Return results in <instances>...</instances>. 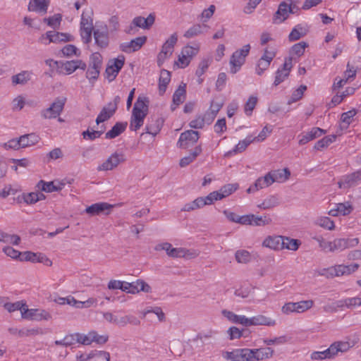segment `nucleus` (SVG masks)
<instances>
[{
	"mask_svg": "<svg viewBox=\"0 0 361 361\" xmlns=\"http://www.w3.org/2000/svg\"><path fill=\"white\" fill-rule=\"evenodd\" d=\"M148 100L146 97H139L134 104L130 122V129L137 131L143 125L147 114Z\"/></svg>",
	"mask_w": 361,
	"mask_h": 361,
	"instance_id": "obj_1",
	"label": "nucleus"
},
{
	"mask_svg": "<svg viewBox=\"0 0 361 361\" xmlns=\"http://www.w3.org/2000/svg\"><path fill=\"white\" fill-rule=\"evenodd\" d=\"M250 48V45L247 44L233 53L229 61L230 72L232 74H235L240 71L241 66L245 62L246 56L249 54Z\"/></svg>",
	"mask_w": 361,
	"mask_h": 361,
	"instance_id": "obj_2",
	"label": "nucleus"
},
{
	"mask_svg": "<svg viewBox=\"0 0 361 361\" xmlns=\"http://www.w3.org/2000/svg\"><path fill=\"white\" fill-rule=\"evenodd\" d=\"M66 102V97H56L50 106L42 109L40 116L44 119H53L60 116Z\"/></svg>",
	"mask_w": 361,
	"mask_h": 361,
	"instance_id": "obj_3",
	"label": "nucleus"
},
{
	"mask_svg": "<svg viewBox=\"0 0 361 361\" xmlns=\"http://www.w3.org/2000/svg\"><path fill=\"white\" fill-rule=\"evenodd\" d=\"M178 41L176 32L172 34L170 37L164 42L161 51L157 56V64L160 67L163 65L165 60L169 58L173 52V48Z\"/></svg>",
	"mask_w": 361,
	"mask_h": 361,
	"instance_id": "obj_4",
	"label": "nucleus"
},
{
	"mask_svg": "<svg viewBox=\"0 0 361 361\" xmlns=\"http://www.w3.org/2000/svg\"><path fill=\"white\" fill-rule=\"evenodd\" d=\"M120 102L121 97L119 96H116L114 98L113 102H110L106 106H104L102 109L95 120L96 123L99 125V123L108 121L109 118H111L116 113Z\"/></svg>",
	"mask_w": 361,
	"mask_h": 361,
	"instance_id": "obj_5",
	"label": "nucleus"
},
{
	"mask_svg": "<svg viewBox=\"0 0 361 361\" xmlns=\"http://www.w3.org/2000/svg\"><path fill=\"white\" fill-rule=\"evenodd\" d=\"M314 305L312 300H301L297 302H287L281 308L283 313L289 314L293 312L302 313L310 310Z\"/></svg>",
	"mask_w": 361,
	"mask_h": 361,
	"instance_id": "obj_6",
	"label": "nucleus"
},
{
	"mask_svg": "<svg viewBox=\"0 0 361 361\" xmlns=\"http://www.w3.org/2000/svg\"><path fill=\"white\" fill-rule=\"evenodd\" d=\"M102 65V56L98 53H94L90 56V64L86 72V78L90 81L97 80L99 77Z\"/></svg>",
	"mask_w": 361,
	"mask_h": 361,
	"instance_id": "obj_7",
	"label": "nucleus"
},
{
	"mask_svg": "<svg viewBox=\"0 0 361 361\" xmlns=\"http://www.w3.org/2000/svg\"><path fill=\"white\" fill-rule=\"evenodd\" d=\"M200 138V133L193 130H188L182 133L177 142L180 148L187 149L194 145Z\"/></svg>",
	"mask_w": 361,
	"mask_h": 361,
	"instance_id": "obj_8",
	"label": "nucleus"
},
{
	"mask_svg": "<svg viewBox=\"0 0 361 361\" xmlns=\"http://www.w3.org/2000/svg\"><path fill=\"white\" fill-rule=\"evenodd\" d=\"M361 183V169L351 173L343 176L338 182L341 189H348L355 187Z\"/></svg>",
	"mask_w": 361,
	"mask_h": 361,
	"instance_id": "obj_9",
	"label": "nucleus"
},
{
	"mask_svg": "<svg viewBox=\"0 0 361 361\" xmlns=\"http://www.w3.org/2000/svg\"><path fill=\"white\" fill-rule=\"evenodd\" d=\"M126 161L125 155L121 152L113 153L104 162L97 166V171H111Z\"/></svg>",
	"mask_w": 361,
	"mask_h": 361,
	"instance_id": "obj_10",
	"label": "nucleus"
},
{
	"mask_svg": "<svg viewBox=\"0 0 361 361\" xmlns=\"http://www.w3.org/2000/svg\"><path fill=\"white\" fill-rule=\"evenodd\" d=\"M199 51V46L195 47L187 45L184 47L178 56L179 66L182 68L188 66L192 59L197 54Z\"/></svg>",
	"mask_w": 361,
	"mask_h": 361,
	"instance_id": "obj_11",
	"label": "nucleus"
},
{
	"mask_svg": "<svg viewBox=\"0 0 361 361\" xmlns=\"http://www.w3.org/2000/svg\"><path fill=\"white\" fill-rule=\"evenodd\" d=\"M114 205L107 202H97L91 204L85 209V212L89 215L99 216V215H108L111 213Z\"/></svg>",
	"mask_w": 361,
	"mask_h": 361,
	"instance_id": "obj_12",
	"label": "nucleus"
},
{
	"mask_svg": "<svg viewBox=\"0 0 361 361\" xmlns=\"http://www.w3.org/2000/svg\"><path fill=\"white\" fill-rule=\"evenodd\" d=\"M359 243V239L355 238H336L331 241V252H341L345 249L354 247Z\"/></svg>",
	"mask_w": 361,
	"mask_h": 361,
	"instance_id": "obj_13",
	"label": "nucleus"
},
{
	"mask_svg": "<svg viewBox=\"0 0 361 361\" xmlns=\"http://www.w3.org/2000/svg\"><path fill=\"white\" fill-rule=\"evenodd\" d=\"M95 44L102 49L108 47L109 43V31L106 25L97 27L94 30Z\"/></svg>",
	"mask_w": 361,
	"mask_h": 361,
	"instance_id": "obj_14",
	"label": "nucleus"
},
{
	"mask_svg": "<svg viewBox=\"0 0 361 361\" xmlns=\"http://www.w3.org/2000/svg\"><path fill=\"white\" fill-rule=\"evenodd\" d=\"M51 318V315L49 312L44 310H39V309H28L27 306L26 307L25 310L23 312V319H30V320H49Z\"/></svg>",
	"mask_w": 361,
	"mask_h": 361,
	"instance_id": "obj_15",
	"label": "nucleus"
},
{
	"mask_svg": "<svg viewBox=\"0 0 361 361\" xmlns=\"http://www.w3.org/2000/svg\"><path fill=\"white\" fill-rule=\"evenodd\" d=\"M44 39H49V44L51 42L53 43H59V42H71L73 40V37L68 33L59 32L55 31H47L44 35H42L39 40L43 42Z\"/></svg>",
	"mask_w": 361,
	"mask_h": 361,
	"instance_id": "obj_16",
	"label": "nucleus"
},
{
	"mask_svg": "<svg viewBox=\"0 0 361 361\" xmlns=\"http://www.w3.org/2000/svg\"><path fill=\"white\" fill-rule=\"evenodd\" d=\"M326 133V130L319 127H314L309 131L300 133L298 135V144L300 145H304L309 142L321 137L322 135Z\"/></svg>",
	"mask_w": 361,
	"mask_h": 361,
	"instance_id": "obj_17",
	"label": "nucleus"
},
{
	"mask_svg": "<svg viewBox=\"0 0 361 361\" xmlns=\"http://www.w3.org/2000/svg\"><path fill=\"white\" fill-rule=\"evenodd\" d=\"M293 58L291 56L285 59L284 63L281 68H279L276 72L275 80L274 85L277 86L281 83L289 75L290 71L292 68Z\"/></svg>",
	"mask_w": 361,
	"mask_h": 361,
	"instance_id": "obj_18",
	"label": "nucleus"
},
{
	"mask_svg": "<svg viewBox=\"0 0 361 361\" xmlns=\"http://www.w3.org/2000/svg\"><path fill=\"white\" fill-rule=\"evenodd\" d=\"M145 36L137 37L128 42H123L120 44V49L126 53H131L139 50L145 43Z\"/></svg>",
	"mask_w": 361,
	"mask_h": 361,
	"instance_id": "obj_19",
	"label": "nucleus"
},
{
	"mask_svg": "<svg viewBox=\"0 0 361 361\" xmlns=\"http://www.w3.org/2000/svg\"><path fill=\"white\" fill-rule=\"evenodd\" d=\"M151 287L142 280H137L132 283L124 282V292L128 293L135 294L140 291L149 293Z\"/></svg>",
	"mask_w": 361,
	"mask_h": 361,
	"instance_id": "obj_20",
	"label": "nucleus"
},
{
	"mask_svg": "<svg viewBox=\"0 0 361 361\" xmlns=\"http://www.w3.org/2000/svg\"><path fill=\"white\" fill-rule=\"evenodd\" d=\"M155 250H165L167 255L171 257H182L185 255L186 250L183 248H175L172 247V245L169 243H163L158 244L154 247Z\"/></svg>",
	"mask_w": 361,
	"mask_h": 361,
	"instance_id": "obj_21",
	"label": "nucleus"
},
{
	"mask_svg": "<svg viewBox=\"0 0 361 361\" xmlns=\"http://www.w3.org/2000/svg\"><path fill=\"white\" fill-rule=\"evenodd\" d=\"M259 325L274 326L276 325V321L274 319L263 314H257L250 318H247V326Z\"/></svg>",
	"mask_w": 361,
	"mask_h": 361,
	"instance_id": "obj_22",
	"label": "nucleus"
},
{
	"mask_svg": "<svg viewBox=\"0 0 361 361\" xmlns=\"http://www.w3.org/2000/svg\"><path fill=\"white\" fill-rule=\"evenodd\" d=\"M49 2V0H30L28 11L44 15L47 12Z\"/></svg>",
	"mask_w": 361,
	"mask_h": 361,
	"instance_id": "obj_23",
	"label": "nucleus"
},
{
	"mask_svg": "<svg viewBox=\"0 0 361 361\" xmlns=\"http://www.w3.org/2000/svg\"><path fill=\"white\" fill-rule=\"evenodd\" d=\"M353 209V207L350 202L338 203L336 204L335 208L331 209L329 212V214L332 216H337L338 215L346 216L350 214Z\"/></svg>",
	"mask_w": 361,
	"mask_h": 361,
	"instance_id": "obj_24",
	"label": "nucleus"
},
{
	"mask_svg": "<svg viewBox=\"0 0 361 361\" xmlns=\"http://www.w3.org/2000/svg\"><path fill=\"white\" fill-rule=\"evenodd\" d=\"M263 246L271 248L274 250H283V241L282 235L268 236L264 239L262 243Z\"/></svg>",
	"mask_w": 361,
	"mask_h": 361,
	"instance_id": "obj_25",
	"label": "nucleus"
},
{
	"mask_svg": "<svg viewBox=\"0 0 361 361\" xmlns=\"http://www.w3.org/2000/svg\"><path fill=\"white\" fill-rule=\"evenodd\" d=\"M61 66L66 71V73L69 75L73 73L77 69L85 70L87 66L82 60H73L61 62Z\"/></svg>",
	"mask_w": 361,
	"mask_h": 361,
	"instance_id": "obj_26",
	"label": "nucleus"
},
{
	"mask_svg": "<svg viewBox=\"0 0 361 361\" xmlns=\"http://www.w3.org/2000/svg\"><path fill=\"white\" fill-rule=\"evenodd\" d=\"M293 10L290 7V5L286 1L281 2L278 8L277 11L274 16V22L281 23L286 20L288 17V14L292 12Z\"/></svg>",
	"mask_w": 361,
	"mask_h": 361,
	"instance_id": "obj_27",
	"label": "nucleus"
},
{
	"mask_svg": "<svg viewBox=\"0 0 361 361\" xmlns=\"http://www.w3.org/2000/svg\"><path fill=\"white\" fill-rule=\"evenodd\" d=\"M37 186L39 189L44 192H52L61 190L64 186V184L59 182H46L44 180H41L38 182Z\"/></svg>",
	"mask_w": 361,
	"mask_h": 361,
	"instance_id": "obj_28",
	"label": "nucleus"
},
{
	"mask_svg": "<svg viewBox=\"0 0 361 361\" xmlns=\"http://www.w3.org/2000/svg\"><path fill=\"white\" fill-rule=\"evenodd\" d=\"M237 188V185L227 184L223 186L219 191L212 192L211 197L213 196L215 201L219 200L230 195L235 192Z\"/></svg>",
	"mask_w": 361,
	"mask_h": 361,
	"instance_id": "obj_29",
	"label": "nucleus"
},
{
	"mask_svg": "<svg viewBox=\"0 0 361 361\" xmlns=\"http://www.w3.org/2000/svg\"><path fill=\"white\" fill-rule=\"evenodd\" d=\"M185 85L179 86L173 94V103L171 105V109L173 111L176 107L182 104L185 99Z\"/></svg>",
	"mask_w": 361,
	"mask_h": 361,
	"instance_id": "obj_30",
	"label": "nucleus"
},
{
	"mask_svg": "<svg viewBox=\"0 0 361 361\" xmlns=\"http://www.w3.org/2000/svg\"><path fill=\"white\" fill-rule=\"evenodd\" d=\"M128 126L127 122H117L115 123V125L111 128L110 130H109L105 134V138L106 139H114L118 135H120L121 133H123Z\"/></svg>",
	"mask_w": 361,
	"mask_h": 361,
	"instance_id": "obj_31",
	"label": "nucleus"
},
{
	"mask_svg": "<svg viewBox=\"0 0 361 361\" xmlns=\"http://www.w3.org/2000/svg\"><path fill=\"white\" fill-rule=\"evenodd\" d=\"M163 121L161 118H152L145 126V133L153 136L157 135L162 127Z\"/></svg>",
	"mask_w": 361,
	"mask_h": 361,
	"instance_id": "obj_32",
	"label": "nucleus"
},
{
	"mask_svg": "<svg viewBox=\"0 0 361 361\" xmlns=\"http://www.w3.org/2000/svg\"><path fill=\"white\" fill-rule=\"evenodd\" d=\"M221 313L230 322L235 324H240L245 326H247V317H246L245 316L235 314L233 312L227 310H222Z\"/></svg>",
	"mask_w": 361,
	"mask_h": 361,
	"instance_id": "obj_33",
	"label": "nucleus"
},
{
	"mask_svg": "<svg viewBox=\"0 0 361 361\" xmlns=\"http://www.w3.org/2000/svg\"><path fill=\"white\" fill-rule=\"evenodd\" d=\"M360 265L356 263L350 265L338 264L335 265L334 270L336 271L337 276H341L354 273L358 269Z\"/></svg>",
	"mask_w": 361,
	"mask_h": 361,
	"instance_id": "obj_34",
	"label": "nucleus"
},
{
	"mask_svg": "<svg viewBox=\"0 0 361 361\" xmlns=\"http://www.w3.org/2000/svg\"><path fill=\"white\" fill-rule=\"evenodd\" d=\"M32 73L28 71H23L18 74L14 75L11 77L12 84L25 85L31 79Z\"/></svg>",
	"mask_w": 361,
	"mask_h": 361,
	"instance_id": "obj_35",
	"label": "nucleus"
},
{
	"mask_svg": "<svg viewBox=\"0 0 361 361\" xmlns=\"http://www.w3.org/2000/svg\"><path fill=\"white\" fill-rule=\"evenodd\" d=\"M39 137L35 133L25 134L20 137V142L22 148L30 147L37 144Z\"/></svg>",
	"mask_w": 361,
	"mask_h": 361,
	"instance_id": "obj_36",
	"label": "nucleus"
},
{
	"mask_svg": "<svg viewBox=\"0 0 361 361\" xmlns=\"http://www.w3.org/2000/svg\"><path fill=\"white\" fill-rule=\"evenodd\" d=\"M171 80V73L165 69L161 71L159 80V90L161 94H163L166 90L167 85Z\"/></svg>",
	"mask_w": 361,
	"mask_h": 361,
	"instance_id": "obj_37",
	"label": "nucleus"
},
{
	"mask_svg": "<svg viewBox=\"0 0 361 361\" xmlns=\"http://www.w3.org/2000/svg\"><path fill=\"white\" fill-rule=\"evenodd\" d=\"M202 149L200 145H198L195 147V149L192 150V152L188 156H185L183 157L180 160V166L181 167H185L188 165H189L191 162H192L195 158L201 154Z\"/></svg>",
	"mask_w": 361,
	"mask_h": 361,
	"instance_id": "obj_38",
	"label": "nucleus"
},
{
	"mask_svg": "<svg viewBox=\"0 0 361 361\" xmlns=\"http://www.w3.org/2000/svg\"><path fill=\"white\" fill-rule=\"evenodd\" d=\"M274 182L283 183L289 178L290 176V171L287 169L271 171Z\"/></svg>",
	"mask_w": 361,
	"mask_h": 361,
	"instance_id": "obj_39",
	"label": "nucleus"
},
{
	"mask_svg": "<svg viewBox=\"0 0 361 361\" xmlns=\"http://www.w3.org/2000/svg\"><path fill=\"white\" fill-rule=\"evenodd\" d=\"M333 351H334V348H331V346H329V348H327L323 351L313 352L311 354L310 357L312 360H315L330 359V358L334 357Z\"/></svg>",
	"mask_w": 361,
	"mask_h": 361,
	"instance_id": "obj_40",
	"label": "nucleus"
},
{
	"mask_svg": "<svg viewBox=\"0 0 361 361\" xmlns=\"http://www.w3.org/2000/svg\"><path fill=\"white\" fill-rule=\"evenodd\" d=\"M279 204V199L277 195H271L266 198L257 207L262 209H269Z\"/></svg>",
	"mask_w": 361,
	"mask_h": 361,
	"instance_id": "obj_41",
	"label": "nucleus"
},
{
	"mask_svg": "<svg viewBox=\"0 0 361 361\" xmlns=\"http://www.w3.org/2000/svg\"><path fill=\"white\" fill-rule=\"evenodd\" d=\"M273 353L274 350L269 347L255 348V360L268 359L273 355Z\"/></svg>",
	"mask_w": 361,
	"mask_h": 361,
	"instance_id": "obj_42",
	"label": "nucleus"
},
{
	"mask_svg": "<svg viewBox=\"0 0 361 361\" xmlns=\"http://www.w3.org/2000/svg\"><path fill=\"white\" fill-rule=\"evenodd\" d=\"M336 135H329L324 137L322 139L318 140L314 146V149L316 150H322L324 148L327 147L331 143L336 141Z\"/></svg>",
	"mask_w": 361,
	"mask_h": 361,
	"instance_id": "obj_43",
	"label": "nucleus"
},
{
	"mask_svg": "<svg viewBox=\"0 0 361 361\" xmlns=\"http://www.w3.org/2000/svg\"><path fill=\"white\" fill-rule=\"evenodd\" d=\"M254 140L255 138H252V136H247L245 139L239 141L235 148L228 152V154H237L243 152Z\"/></svg>",
	"mask_w": 361,
	"mask_h": 361,
	"instance_id": "obj_44",
	"label": "nucleus"
},
{
	"mask_svg": "<svg viewBox=\"0 0 361 361\" xmlns=\"http://www.w3.org/2000/svg\"><path fill=\"white\" fill-rule=\"evenodd\" d=\"M27 305L23 300L17 301L16 302H6L4 304V308L9 312H13L16 310H20L21 316L23 317V312L25 310Z\"/></svg>",
	"mask_w": 361,
	"mask_h": 361,
	"instance_id": "obj_45",
	"label": "nucleus"
},
{
	"mask_svg": "<svg viewBox=\"0 0 361 361\" xmlns=\"http://www.w3.org/2000/svg\"><path fill=\"white\" fill-rule=\"evenodd\" d=\"M207 27L204 24H195L185 32L183 37L187 39L193 38L202 32V27Z\"/></svg>",
	"mask_w": 361,
	"mask_h": 361,
	"instance_id": "obj_46",
	"label": "nucleus"
},
{
	"mask_svg": "<svg viewBox=\"0 0 361 361\" xmlns=\"http://www.w3.org/2000/svg\"><path fill=\"white\" fill-rule=\"evenodd\" d=\"M76 343H78L77 333L66 335L63 339L54 341L56 345H63L66 347L73 345Z\"/></svg>",
	"mask_w": 361,
	"mask_h": 361,
	"instance_id": "obj_47",
	"label": "nucleus"
},
{
	"mask_svg": "<svg viewBox=\"0 0 361 361\" xmlns=\"http://www.w3.org/2000/svg\"><path fill=\"white\" fill-rule=\"evenodd\" d=\"M283 241L284 242V245H283V250L287 249L292 251H296L301 245V242L299 240L293 239L289 237L283 236Z\"/></svg>",
	"mask_w": 361,
	"mask_h": 361,
	"instance_id": "obj_48",
	"label": "nucleus"
},
{
	"mask_svg": "<svg viewBox=\"0 0 361 361\" xmlns=\"http://www.w3.org/2000/svg\"><path fill=\"white\" fill-rule=\"evenodd\" d=\"M338 307H346L348 308H352L356 306L360 305L359 297L348 298L344 300H340Z\"/></svg>",
	"mask_w": 361,
	"mask_h": 361,
	"instance_id": "obj_49",
	"label": "nucleus"
},
{
	"mask_svg": "<svg viewBox=\"0 0 361 361\" xmlns=\"http://www.w3.org/2000/svg\"><path fill=\"white\" fill-rule=\"evenodd\" d=\"M316 224L328 230L334 229V222L328 216H321L316 220Z\"/></svg>",
	"mask_w": 361,
	"mask_h": 361,
	"instance_id": "obj_50",
	"label": "nucleus"
},
{
	"mask_svg": "<svg viewBox=\"0 0 361 361\" xmlns=\"http://www.w3.org/2000/svg\"><path fill=\"white\" fill-rule=\"evenodd\" d=\"M242 348H237L231 352H226L224 357L231 361H242Z\"/></svg>",
	"mask_w": 361,
	"mask_h": 361,
	"instance_id": "obj_51",
	"label": "nucleus"
},
{
	"mask_svg": "<svg viewBox=\"0 0 361 361\" xmlns=\"http://www.w3.org/2000/svg\"><path fill=\"white\" fill-rule=\"evenodd\" d=\"M128 324L137 326L140 324V322L138 318L131 314L119 317V326H125Z\"/></svg>",
	"mask_w": 361,
	"mask_h": 361,
	"instance_id": "obj_52",
	"label": "nucleus"
},
{
	"mask_svg": "<svg viewBox=\"0 0 361 361\" xmlns=\"http://www.w3.org/2000/svg\"><path fill=\"white\" fill-rule=\"evenodd\" d=\"M331 348H334V355H336L338 352H346L350 348L348 342L337 341L332 343Z\"/></svg>",
	"mask_w": 361,
	"mask_h": 361,
	"instance_id": "obj_53",
	"label": "nucleus"
},
{
	"mask_svg": "<svg viewBox=\"0 0 361 361\" xmlns=\"http://www.w3.org/2000/svg\"><path fill=\"white\" fill-rule=\"evenodd\" d=\"M235 258L238 263H247L251 259L250 254L245 250H237L235 254Z\"/></svg>",
	"mask_w": 361,
	"mask_h": 361,
	"instance_id": "obj_54",
	"label": "nucleus"
},
{
	"mask_svg": "<svg viewBox=\"0 0 361 361\" xmlns=\"http://www.w3.org/2000/svg\"><path fill=\"white\" fill-rule=\"evenodd\" d=\"M271 219L267 216H256L253 214L252 226H263L271 224Z\"/></svg>",
	"mask_w": 361,
	"mask_h": 361,
	"instance_id": "obj_55",
	"label": "nucleus"
},
{
	"mask_svg": "<svg viewBox=\"0 0 361 361\" xmlns=\"http://www.w3.org/2000/svg\"><path fill=\"white\" fill-rule=\"evenodd\" d=\"M211 195L212 192L204 197H201L195 199L194 201L195 202L196 207L199 209L204 207V205L212 204L215 200L213 196H212V197H211Z\"/></svg>",
	"mask_w": 361,
	"mask_h": 361,
	"instance_id": "obj_56",
	"label": "nucleus"
},
{
	"mask_svg": "<svg viewBox=\"0 0 361 361\" xmlns=\"http://www.w3.org/2000/svg\"><path fill=\"white\" fill-rule=\"evenodd\" d=\"M308 47V44L305 42H300L297 44H295L291 47V52L298 56V57L302 56L304 54L305 49Z\"/></svg>",
	"mask_w": 361,
	"mask_h": 361,
	"instance_id": "obj_57",
	"label": "nucleus"
},
{
	"mask_svg": "<svg viewBox=\"0 0 361 361\" xmlns=\"http://www.w3.org/2000/svg\"><path fill=\"white\" fill-rule=\"evenodd\" d=\"M357 114V111L354 109L344 112L341 114V121L346 124V128L353 122V117Z\"/></svg>",
	"mask_w": 361,
	"mask_h": 361,
	"instance_id": "obj_58",
	"label": "nucleus"
},
{
	"mask_svg": "<svg viewBox=\"0 0 361 361\" xmlns=\"http://www.w3.org/2000/svg\"><path fill=\"white\" fill-rule=\"evenodd\" d=\"M306 90H307L306 85H300L297 90H295L293 92L291 97H290V100L288 101V104H291L293 102H295L300 100L302 97L304 92Z\"/></svg>",
	"mask_w": 361,
	"mask_h": 361,
	"instance_id": "obj_59",
	"label": "nucleus"
},
{
	"mask_svg": "<svg viewBox=\"0 0 361 361\" xmlns=\"http://www.w3.org/2000/svg\"><path fill=\"white\" fill-rule=\"evenodd\" d=\"M257 102V98L255 96H250L245 104V113L247 116L252 114V111L255 108Z\"/></svg>",
	"mask_w": 361,
	"mask_h": 361,
	"instance_id": "obj_60",
	"label": "nucleus"
},
{
	"mask_svg": "<svg viewBox=\"0 0 361 361\" xmlns=\"http://www.w3.org/2000/svg\"><path fill=\"white\" fill-rule=\"evenodd\" d=\"M61 52L63 56H79L80 54V51L79 49L73 44H67L62 49Z\"/></svg>",
	"mask_w": 361,
	"mask_h": 361,
	"instance_id": "obj_61",
	"label": "nucleus"
},
{
	"mask_svg": "<svg viewBox=\"0 0 361 361\" xmlns=\"http://www.w3.org/2000/svg\"><path fill=\"white\" fill-rule=\"evenodd\" d=\"M271 61H269L268 59H265L264 58H260L258 61L257 67H256V73L257 75H261L265 70H267L270 66Z\"/></svg>",
	"mask_w": 361,
	"mask_h": 361,
	"instance_id": "obj_62",
	"label": "nucleus"
},
{
	"mask_svg": "<svg viewBox=\"0 0 361 361\" xmlns=\"http://www.w3.org/2000/svg\"><path fill=\"white\" fill-rule=\"evenodd\" d=\"M104 131L103 130H94L90 131L89 130H87L85 131H83L82 135L84 139L90 140H94L96 138L99 137L102 134Z\"/></svg>",
	"mask_w": 361,
	"mask_h": 361,
	"instance_id": "obj_63",
	"label": "nucleus"
},
{
	"mask_svg": "<svg viewBox=\"0 0 361 361\" xmlns=\"http://www.w3.org/2000/svg\"><path fill=\"white\" fill-rule=\"evenodd\" d=\"M313 239L318 243L319 247L322 250H324L325 252H331V242L326 241L323 238L322 236H316V237H314Z\"/></svg>",
	"mask_w": 361,
	"mask_h": 361,
	"instance_id": "obj_64",
	"label": "nucleus"
}]
</instances>
